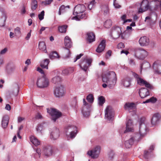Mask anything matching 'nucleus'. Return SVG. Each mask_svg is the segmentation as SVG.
Wrapping results in <instances>:
<instances>
[{
	"instance_id": "obj_13",
	"label": "nucleus",
	"mask_w": 161,
	"mask_h": 161,
	"mask_svg": "<svg viewBox=\"0 0 161 161\" xmlns=\"http://www.w3.org/2000/svg\"><path fill=\"white\" fill-rule=\"evenodd\" d=\"M53 150V148L52 146H47L43 148V153L45 156L49 157L52 155Z\"/></svg>"
},
{
	"instance_id": "obj_36",
	"label": "nucleus",
	"mask_w": 161,
	"mask_h": 161,
	"mask_svg": "<svg viewBox=\"0 0 161 161\" xmlns=\"http://www.w3.org/2000/svg\"><path fill=\"white\" fill-rule=\"evenodd\" d=\"M14 33L15 36L18 38H19L21 35L20 28L19 27H17L15 28L14 29Z\"/></svg>"
},
{
	"instance_id": "obj_8",
	"label": "nucleus",
	"mask_w": 161,
	"mask_h": 161,
	"mask_svg": "<svg viewBox=\"0 0 161 161\" xmlns=\"http://www.w3.org/2000/svg\"><path fill=\"white\" fill-rule=\"evenodd\" d=\"M114 115V111L110 106H108L105 110V117L108 120H113Z\"/></svg>"
},
{
	"instance_id": "obj_7",
	"label": "nucleus",
	"mask_w": 161,
	"mask_h": 161,
	"mask_svg": "<svg viewBox=\"0 0 161 161\" xmlns=\"http://www.w3.org/2000/svg\"><path fill=\"white\" fill-rule=\"evenodd\" d=\"M149 2L147 0H143L139 9V13H143L148 10H151V8Z\"/></svg>"
},
{
	"instance_id": "obj_20",
	"label": "nucleus",
	"mask_w": 161,
	"mask_h": 161,
	"mask_svg": "<svg viewBox=\"0 0 161 161\" xmlns=\"http://www.w3.org/2000/svg\"><path fill=\"white\" fill-rule=\"evenodd\" d=\"M133 125L132 121L130 119H129L126 124V130L124 131V133L127 132L132 131L133 130Z\"/></svg>"
},
{
	"instance_id": "obj_52",
	"label": "nucleus",
	"mask_w": 161,
	"mask_h": 161,
	"mask_svg": "<svg viewBox=\"0 0 161 161\" xmlns=\"http://www.w3.org/2000/svg\"><path fill=\"white\" fill-rule=\"evenodd\" d=\"M43 129V126L41 124H39L36 128V130L38 132H40Z\"/></svg>"
},
{
	"instance_id": "obj_45",
	"label": "nucleus",
	"mask_w": 161,
	"mask_h": 161,
	"mask_svg": "<svg viewBox=\"0 0 161 161\" xmlns=\"http://www.w3.org/2000/svg\"><path fill=\"white\" fill-rule=\"evenodd\" d=\"M157 101V99L156 98L154 97H152L149 99L146 100L144 103H146L151 102L153 103H155Z\"/></svg>"
},
{
	"instance_id": "obj_3",
	"label": "nucleus",
	"mask_w": 161,
	"mask_h": 161,
	"mask_svg": "<svg viewBox=\"0 0 161 161\" xmlns=\"http://www.w3.org/2000/svg\"><path fill=\"white\" fill-rule=\"evenodd\" d=\"M132 74L135 78L137 84L141 86H145L146 87L149 89L152 88L153 87L152 85L149 82L142 78L140 75L134 72Z\"/></svg>"
},
{
	"instance_id": "obj_5",
	"label": "nucleus",
	"mask_w": 161,
	"mask_h": 161,
	"mask_svg": "<svg viewBox=\"0 0 161 161\" xmlns=\"http://www.w3.org/2000/svg\"><path fill=\"white\" fill-rule=\"evenodd\" d=\"M122 33L121 28L118 26H115L111 29L110 36L111 38L115 39L119 38Z\"/></svg>"
},
{
	"instance_id": "obj_4",
	"label": "nucleus",
	"mask_w": 161,
	"mask_h": 161,
	"mask_svg": "<svg viewBox=\"0 0 161 161\" xmlns=\"http://www.w3.org/2000/svg\"><path fill=\"white\" fill-rule=\"evenodd\" d=\"M64 131L66 135H68V132L70 133V137L72 139L74 138L76 135L77 130L76 126L72 125H68L65 128Z\"/></svg>"
},
{
	"instance_id": "obj_18",
	"label": "nucleus",
	"mask_w": 161,
	"mask_h": 161,
	"mask_svg": "<svg viewBox=\"0 0 161 161\" xmlns=\"http://www.w3.org/2000/svg\"><path fill=\"white\" fill-rule=\"evenodd\" d=\"M139 42L140 45L142 46L148 45L149 42L148 38L146 36L141 37L139 40Z\"/></svg>"
},
{
	"instance_id": "obj_55",
	"label": "nucleus",
	"mask_w": 161,
	"mask_h": 161,
	"mask_svg": "<svg viewBox=\"0 0 161 161\" xmlns=\"http://www.w3.org/2000/svg\"><path fill=\"white\" fill-rule=\"evenodd\" d=\"M37 71H38L39 72L41 73V74H43V75H46L44 74L43 70L40 68L38 67L37 69Z\"/></svg>"
},
{
	"instance_id": "obj_15",
	"label": "nucleus",
	"mask_w": 161,
	"mask_h": 161,
	"mask_svg": "<svg viewBox=\"0 0 161 161\" xmlns=\"http://www.w3.org/2000/svg\"><path fill=\"white\" fill-rule=\"evenodd\" d=\"M92 62V60L91 59H85L83 60V61L80 64L82 69L84 70L85 71H86L88 68V66L87 64L89 65Z\"/></svg>"
},
{
	"instance_id": "obj_50",
	"label": "nucleus",
	"mask_w": 161,
	"mask_h": 161,
	"mask_svg": "<svg viewBox=\"0 0 161 161\" xmlns=\"http://www.w3.org/2000/svg\"><path fill=\"white\" fill-rule=\"evenodd\" d=\"M114 5L115 8H119L121 6L118 3V1L116 0H114Z\"/></svg>"
},
{
	"instance_id": "obj_47",
	"label": "nucleus",
	"mask_w": 161,
	"mask_h": 161,
	"mask_svg": "<svg viewBox=\"0 0 161 161\" xmlns=\"http://www.w3.org/2000/svg\"><path fill=\"white\" fill-rule=\"evenodd\" d=\"M151 153L149 151L145 150L144 151L143 156L146 159H148L151 156Z\"/></svg>"
},
{
	"instance_id": "obj_43",
	"label": "nucleus",
	"mask_w": 161,
	"mask_h": 161,
	"mask_svg": "<svg viewBox=\"0 0 161 161\" xmlns=\"http://www.w3.org/2000/svg\"><path fill=\"white\" fill-rule=\"evenodd\" d=\"M98 102L99 105L100 106H102L105 102V99L104 97L102 96L98 97Z\"/></svg>"
},
{
	"instance_id": "obj_23",
	"label": "nucleus",
	"mask_w": 161,
	"mask_h": 161,
	"mask_svg": "<svg viewBox=\"0 0 161 161\" xmlns=\"http://www.w3.org/2000/svg\"><path fill=\"white\" fill-rule=\"evenodd\" d=\"M135 136L131 137L129 140L126 141L125 143V145L126 148H130L131 147L132 145L133 144L135 140H136Z\"/></svg>"
},
{
	"instance_id": "obj_61",
	"label": "nucleus",
	"mask_w": 161,
	"mask_h": 161,
	"mask_svg": "<svg viewBox=\"0 0 161 161\" xmlns=\"http://www.w3.org/2000/svg\"><path fill=\"white\" fill-rule=\"evenodd\" d=\"M25 118L21 117H19L18 118V122L19 123L21 122L22 121L25 119Z\"/></svg>"
},
{
	"instance_id": "obj_60",
	"label": "nucleus",
	"mask_w": 161,
	"mask_h": 161,
	"mask_svg": "<svg viewBox=\"0 0 161 161\" xmlns=\"http://www.w3.org/2000/svg\"><path fill=\"white\" fill-rule=\"evenodd\" d=\"M31 30L30 32L27 34V35L25 37L26 39L28 40L30 38L31 36Z\"/></svg>"
},
{
	"instance_id": "obj_26",
	"label": "nucleus",
	"mask_w": 161,
	"mask_h": 161,
	"mask_svg": "<svg viewBox=\"0 0 161 161\" xmlns=\"http://www.w3.org/2000/svg\"><path fill=\"white\" fill-rule=\"evenodd\" d=\"M9 120V117L8 115L4 116L2 119V127L6 128L8 126Z\"/></svg>"
},
{
	"instance_id": "obj_22",
	"label": "nucleus",
	"mask_w": 161,
	"mask_h": 161,
	"mask_svg": "<svg viewBox=\"0 0 161 161\" xmlns=\"http://www.w3.org/2000/svg\"><path fill=\"white\" fill-rule=\"evenodd\" d=\"M87 41L89 43L94 42L95 40V36L93 32H88L87 33Z\"/></svg>"
},
{
	"instance_id": "obj_41",
	"label": "nucleus",
	"mask_w": 161,
	"mask_h": 161,
	"mask_svg": "<svg viewBox=\"0 0 161 161\" xmlns=\"http://www.w3.org/2000/svg\"><path fill=\"white\" fill-rule=\"evenodd\" d=\"M112 25V21L110 19L107 20L104 23V25L106 28H110Z\"/></svg>"
},
{
	"instance_id": "obj_64",
	"label": "nucleus",
	"mask_w": 161,
	"mask_h": 161,
	"mask_svg": "<svg viewBox=\"0 0 161 161\" xmlns=\"http://www.w3.org/2000/svg\"><path fill=\"white\" fill-rule=\"evenodd\" d=\"M31 63V59H28L25 62V64H27L28 65L30 64Z\"/></svg>"
},
{
	"instance_id": "obj_57",
	"label": "nucleus",
	"mask_w": 161,
	"mask_h": 161,
	"mask_svg": "<svg viewBox=\"0 0 161 161\" xmlns=\"http://www.w3.org/2000/svg\"><path fill=\"white\" fill-rule=\"evenodd\" d=\"M83 55V54L81 53L79 55H78L75 58L74 62H75L78 59H79Z\"/></svg>"
},
{
	"instance_id": "obj_17",
	"label": "nucleus",
	"mask_w": 161,
	"mask_h": 161,
	"mask_svg": "<svg viewBox=\"0 0 161 161\" xmlns=\"http://www.w3.org/2000/svg\"><path fill=\"white\" fill-rule=\"evenodd\" d=\"M154 69L156 72L158 73H161V61L157 60L155 61L153 65Z\"/></svg>"
},
{
	"instance_id": "obj_24",
	"label": "nucleus",
	"mask_w": 161,
	"mask_h": 161,
	"mask_svg": "<svg viewBox=\"0 0 161 161\" xmlns=\"http://www.w3.org/2000/svg\"><path fill=\"white\" fill-rule=\"evenodd\" d=\"M160 119L159 115L158 114H155L153 116L151 121V124L153 125H156L157 124Z\"/></svg>"
},
{
	"instance_id": "obj_19",
	"label": "nucleus",
	"mask_w": 161,
	"mask_h": 161,
	"mask_svg": "<svg viewBox=\"0 0 161 161\" xmlns=\"http://www.w3.org/2000/svg\"><path fill=\"white\" fill-rule=\"evenodd\" d=\"M60 135L59 130L58 129L56 128L53 129L51 134V138L53 140L58 139Z\"/></svg>"
},
{
	"instance_id": "obj_32",
	"label": "nucleus",
	"mask_w": 161,
	"mask_h": 161,
	"mask_svg": "<svg viewBox=\"0 0 161 161\" xmlns=\"http://www.w3.org/2000/svg\"><path fill=\"white\" fill-rule=\"evenodd\" d=\"M39 48L40 50L43 51L45 53H46L47 52L46 44L43 42H39Z\"/></svg>"
},
{
	"instance_id": "obj_37",
	"label": "nucleus",
	"mask_w": 161,
	"mask_h": 161,
	"mask_svg": "<svg viewBox=\"0 0 161 161\" xmlns=\"http://www.w3.org/2000/svg\"><path fill=\"white\" fill-rule=\"evenodd\" d=\"M150 67V64L147 62H144L143 63L141 64V71L142 69H147L149 68Z\"/></svg>"
},
{
	"instance_id": "obj_54",
	"label": "nucleus",
	"mask_w": 161,
	"mask_h": 161,
	"mask_svg": "<svg viewBox=\"0 0 161 161\" xmlns=\"http://www.w3.org/2000/svg\"><path fill=\"white\" fill-rule=\"evenodd\" d=\"M117 47L118 48H123L125 47L124 44L122 42H120L117 45Z\"/></svg>"
},
{
	"instance_id": "obj_63",
	"label": "nucleus",
	"mask_w": 161,
	"mask_h": 161,
	"mask_svg": "<svg viewBox=\"0 0 161 161\" xmlns=\"http://www.w3.org/2000/svg\"><path fill=\"white\" fill-rule=\"evenodd\" d=\"M109 10L108 8L107 7H106L104 11V14L105 15H106L108 14V13Z\"/></svg>"
},
{
	"instance_id": "obj_42",
	"label": "nucleus",
	"mask_w": 161,
	"mask_h": 161,
	"mask_svg": "<svg viewBox=\"0 0 161 161\" xmlns=\"http://www.w3.org/2000/svg\"><path fill=\"white\" fill-rule=\"evenodd\" d=\"M89 108L87 109V111H86V108L85 107H83L82 112L84 117H87L89 115L90 112L89 111Z\"/></svg>"
},
{
	"instance_id": "obj_10",
	"label": "nucleus",
	"mask_w": 161,
	"mask_h": 161,
	"mask_svg": "<svg viewBox=\"0 0 161 161\" xmlns=\"http://www.w3.org/2000/svg\"><path fill=\"white\" fill-rule=\"evenodd\" d=\"M148 55V53L145 50L140 49L137 50L135 53V56L140 59H144Z\"/></svg>"
},
{
	"instance_id": "obj_35",
	"label": "nucleus",
	"mask_w": 161,
	"mask_h": 161,
	"mask_svg": "<svg viewBox=\"0 0 161 161\" xmlns=\"http://www.w3.org/2000/svg\"><path fill=\"white\" fill-rule=\"evenodd\" d=\"M88 16V15L86 13H81L77 15V16L74 17V18L76 19H78V18L85 19H86Z\"/></svg>"
},
{
	"instance_id": "obj_48",
	"label": "nucleus",
	"mask_w": 161,
	"mask_h": 161,
	"mask_svg": "<svg viewBox=\"0 0 161 161\" xmlns=\"http://www.w3.org/2000/svg\"><path fill=\"white\" fill-rule=\"evenodd\" d=\"M112 51L111 50H108L107 52L105 55V58L106 59H108L111 56Z\"/></svg>"
},
{
	"instance_id": "obj_6",
	"label": "nucleus",
	"mask_w": 161,
	"mask_h": 161,
	"mask_svg": "<svg viewBox=\"0 0 161 161\" xmlns=\"http://www.w3.org/2000/svg\"><path fill=\"white\" fill-rule=\"evenodd\" d=\"M47 112L51 115V119L54 122H55L62 115L60 112L54 108H51L50 109H47Z\"/></svg>"
},
{
	"instance_id": "obj_1",
	"label": "nucleus",
	"mask_w": 161,
	"mask_h": 161,
	"mask_svg": "<svg viewBox=\"0 0 161 161\" xmlns=\"http://www.w3.org/2000/svg\"><path fill=\"white\" fill-rule=\"evenodd\" d=\"M102 81L104 83L102 85L103 88H105L108 86L109 88H113L115 85L117 80L116 74L114 71H109L106 74L103 75Z\"/></svg>"
},
{
	"instance_id": "obj_28",
	"label": "nucleus",
	"mask_w": 161,
	"mask_h": 161,
	"mask_svg": "<svg viewBox=\"0 0 161 161\" xmlns=\"http://www.w3.org/2000/svg\"><path fill=\"white\" fill-rule=\"evenodd\" d=\"M61 81V78L58 75L53 77L52 80V82L55 84H59Z\"/></svg>"
},
{
	"instance_id": "obj_27",
	"label": "nucleus",
	"mask_w": 161,
	"mask_h": 161,
	"mask_svg": "<svg viewBox=\"0 0 161 161\" xmlns=\"http://www.w3.org/2000/svg\"><path fill=\"white\" fill-rule=\"evenodd\" d=\"M64 44L68 48H70L72 46V42L70 38L68 36H66L64 38Z\"/></svg>"
},
{
	"instance_id": "obj_40",
	"label": "nucleus",
	"mask_w": 161,
	"mask_h": 161,
	"mask_svg": "<svg viewBox=\"0 0 161 161\" xmlns=\"http://www.w3.org/2000/svg\"><path fill=\"white\" fill-rule=\"evenodd\" d=\"M19 91V86L18 85H16L15 87V89H14L12 92L10 93V95H11V94H12L14 96H16L18 95Z\"/></svg>"
},
{
	"instance_id": "obj_30",
	"label": "nucleus",
	"mask_w": 161,
	"mask_h": 161,
	"mask_svg": "<svg viewBox=\"0 0 161 161\" xmlns=\"http://www.w3.org/2000/svg\"><path fill=\"white\" fill-rule=\"evenodd\" d=\"M130 78L129 77L123 80V84L125 87H128L130 85Z\"/></svg>"
},
{
	"instance_id": "obj_51",
	"label": "nucleus",
	"mask_w": 161,
	"mask_h": 161,
	"mask_svg": "<svg viewBox=\"0 0 161 161\" xmlns=\"http://www.w3.org/2000/svg\"><path fill=\"white\" fill-rule=\"evenodd\" d=\"M83 105L85 106V107L86 108V109L89 108H90V105L86 101L85 99L84 98L83 99Z\"/></svg>"
},
{
	"instance_id": "obj_16",
	"label": "nucleus",
	"mask_w": 161,
	"mask_h": 161,
	"mask_svg": "<svg viewBox=\"0 0 161 161\" xmlns=\"http://www.w3.org/2000/svg\"><path fill=\"white\" fill-rule=\"evenodd\" d=\"M140 96L142 98H144L149 95V90L146 88H142L139 91Z\"/></svg>"
},
{
	"instance_id": "obj_46",
	"label": "nucleus",
	"mask_w": 161,
	"mask_h": 161,
	"mask_svg": "<svg viewBox=\"0 0 161 161\" xmlns=\"http://www.w3.org/2000/svg\"><path fill=\"white\" fill-rule=\"evenodd\" d=\"M86 99L89 102L91 103H93L94 100L93 95L91 94H89L86 97Z\"/></svg>"
},
{
	"instance_id": "obj_58",
	"label": "nucleus",
	"mask_w": 161,
	"mask_h": 161,
	"mask_svg": "<svg viewBox=\"0 0 161 161\" xmlns=\"http://www.w3.org/2000/svg\"><path fill=\"white\" fill-rule=\"evenodd\" d=\"M11 107L10 105L9 104H6L5 107V109L6 110L9 111L11 109Z\"/></svg>"
},
{
	"instance_id": "obj_49",
	"label": "nucleus",
	"mask_w": 161,
	"mask_h": 161,
	"mask_svg": "<svg viewBox=\"0 0 161 161\" xmlns=\"http://www.w3.org/2000/svg\"><path fill=\"white\" fill-rule=\"evenodd\" d=\"M45 12L44 11H42L41 13L38 15V18L39 19L41 20L44 19Z\"/></svg>"
},
{
	"instance_id": "obj_2",
	"label": "nucleus",
	"mask_w": 161,
	"mask_h": 161,
	"mask_svg": "<svg viewBox=\"0 0 161 161\" xmlns=\"http://www.w3.org/2000/svg\"><path fill=\"white\" fill-rule=\"evenodd\" d=\"M37 86L39 88H43L47 87L49 85V81L46 75L37 79L36 81Z\"/></svg>"
},
{
	"instance_id": "obj_21",
	"label": "nucleus",
	"mask_w": 161,
	"mask_h": 161,
	"mask_svg": "<svg viewBox=\"0 0 161 161\" xmlns=\"http://www.w3.org/2000/svg\"><path fill=\"white\" fill-rule=\"evenodd\" d=\"M106 46V41L103 40L98 46L96 51L98 53H101L104 50Z\"/></svg>"
},
{
	"instance_id": "obj_56",
	"label": "nucleus",
	"mask_w": 161,
	"mask_h": 161,
	"mask_svg": "<svg viewBox=\"0 0 161 161\" xmlns=\"http://www.w3.org/2000/svg\"><path fill=\"white\" fill-rule=\"evenodd\" d=\"M7 48H5L3 49L0 52V54L3 55L5 54L7 51Z\"/></svg>"
},
{
	"instance_id": "obj_34",
	"label": "nucleus",
	"mask_w": 161,
	"mask_h": 161,
	"mask_svg": "<svg viewBox=\"0 0 161 161\" xmlns=\"http://www.w3.org/2000/svg\"><path fill=\"white\" fill-rule=\"evenodd\" d=\"M73 71V68H69L63 70L62 71V74L63 75H67L72 73Z\"/></svg>"
},
{
	"instance_id": "obj_62",
	"label": "nucleus",
	"mask_w": 161,
	"mask_h": 161,
	"mask_svg": "<svg viewBox=\"0 0 161 161\" xmlns=\"http://www.w3.org/2000/svg\"><path fill=\"white\" fill-rule=\"evenodd\" d=\"M129 63L131 65H135V62H134V60L133 59H130L129 60Z\"/></svg>"
},
{
	"instance_id": "obj_53",
	"label": "nucleus",
	"mask_w": 161,
	"mask_h": 161,
	"mask_svg": "<svg viewBox=\"0 0 161 161\" xmlns=\"http://www.w3.org/2000/svg\"><path fill=\"white\" fill-rule=\"evenodd\" d=\"M35 118L36 119H42V117L40 113H38L36 114Z\"/></svg>"
},
{
	"instance_id": "obj_44",
	"label": "nucleus",
	"mask_w": 161,
	"mask_h": 161,
	"mask_svg": "<svg viewBox=\"0 0 161 161\" xmlns=\"http://www.w3.org/2000/svg\"><path fill=\"white\" fill-rule=\"evenodd\" d=\"M96 3L95 0H92L90 2V3L87 5L88 8L89 9L91 10L92 8H94L95 6Z\"/></svg>"
},
{
	"instance_id": "obj_39",
	"label": "nucleus",
	"mask_w": 161,
	"mask_h": 161,
	"mask_svg": "<svg viewBox=\"0 0 161 161\" xmlns=\"http://www.w3.org/2000/svg\"><path fill=\"white\" fill-rule=\"evenodd\" d=\"M68 27L67 25H64L62 26L58 27L59 31L61 33H65L66 31V29Z\"/></svg>"
},
{
	"instance_id": "obj_9",
	"label": "nucleus",
	"mask_w": 161,
	"mask_h": 161,
	"mask_svg": "<svg viewBox=\"0 0 161 161\" xmlns=\"http://www.w3.org/2000/svg\"><path fill=\"white\" fill-rule=\"evenodd\" d=\"M100 151V147L97 146L93 150L88 151L87 153V154L92 158H97L98 157Z\"/></svg>"
},
{
	"instance_id": "obj_12",
	"label": "nucleus",
	"mask_w": 161,
	"mask_h": 161,
	"mask_svg": "<svg viewBox=\"0 0 161 161\" xmlns=\"http://www.w3.org/2000/svg\"><path fill=\"white\" fill-rule=\"evenodd\" d=\"M64 93V87L62 85L56 87L54 92V95L57 97H60L63 96Z\"/></svg>"
},
{
	"instance_id": "obj_11",
	"label": "nucleus",
	"mask_w": 161,
	"mask_h": 161,
	"mask_svg": "<svg viewBox=\"0 0 161 161\" xmlns=\"http://www.w3.org/2000/svg\"><path fill=\"white\" fill-rule=\"evenodd\" d=\"M86 8L85 6L84 5L79 4L75 7L73 14L75 15L83 13Z\"/></svg>"
},
{
	"instance_id": "obj_29",
	"label": "nucleus",
	"mask_w": 161,
	"mask_h": 161,
	"mask_svg": "<svg viewBox=\"0 0 161 161\" xmlns=\"http://www.w3.org/2000/svg\"><path fill=\"white\" fill-rule=\"evenodd\" d=\"M31 142L35 146H36L40 144V142L34 136H32L30 137Z\"/></svg>"
},
{
	"instance_id": "obj_31",
	"label": "nucleus",
	"mask_w": 161,
	"mask_h": 161,
	"mask_svg": "<svg viewBox=\"0 0 161 161\" xmlns=\"http://www.w3.org/2000/svg\"><path fill=\"white\" fill-rule=\"evenodd\" d=\"M49 62L48 59H46L42 61L41 63L40 66L42 68L48 69V65Z\"/></svg>"
},
{
	"instance_id": "obj_33",
	"label": "nucleus",
	"mask_w": 161,
	"mask_h": 161,
	"mask_svg": "<svg viewBox=\"0 0 161 161\" xmlns=\"http://www.w3.org/2000/svg\"><path fill=\"white\" fill-rule=\"evenodd\" d=\"M49 57L51 59H53L56 58H59L60 56L57 52L53 51L50 53Z\"/></svg>"
},
{
	"instance_id": "obj_25",
	"label": "nucleus",
	"mask_w": 161,
	"mask_h": 161,
	"mask_svg": "<svg viewBox=\"0 0 161 161\" xmlns=\"http://www.w3.org/2000/svg\"><path fill=\"white\" fill-rule=\"evenodd\" d=\"M136 107V104L133 103H127L124 106V108L125 110H128L130 112V110L135 109Z\"/></svg>"
},
{
	"instance_id": "obj_59",
	"label": "nucleus",
	"mask_w": 161,
	"mask_h": 161,
	"mask_svg": "<svg viewBox=\"0 0 161 161\" xmlns=\"http://www.w3.org/2000/svg\"><path fill=\"white\" fill-rule=\"evenodd\" d=\"M26 12V10H25V6H23V8L21 10V13L22 14H24Z\"/></svg>"
},
{
	"instance_id": "obj_14",
	"label": "nucleus",
	"mask_w": 161,
	"mask_h": 161,
	"mask_svg": "<svg viewBox=\"0 0 161 161\" xmlns=\"http://www.w3.org/2000/svg\"><path fill=\"white\" fill-rule=\"evenodd\" d=\"M145 120V118L144 117H142L140 119L139 121V134L141 136H143L146 134V128L144 127L142 128L141 127V126L142 124H144Z\"/></svg>"
},
{
	"instance_id": "obj_38",
	"label": "nucleus",
	"mask_w": 161,
	"mask_h": 161,
	"mask_svg": "<svg viewBox=\"0 0 161 161\" xmlns=\"http://www.w3.org/2000/svg\"><path fill=\"white\" fill-rule=\"evenodd\" d=\"M37 7V3L36 0H32L31 3V9L35 10Z\"/></svg>"
}]
</instances>
